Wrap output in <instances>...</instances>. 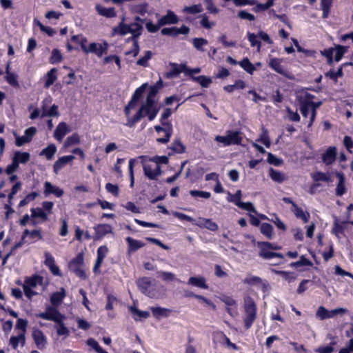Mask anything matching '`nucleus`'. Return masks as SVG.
Wrapping results in <instances>:
<instances>
[{
  "label": "nucleus",
  "mask_w": 353,
  "mask_h": 353,
  "mask_svg": "<svg viewBox=\"0 0 353 353\" xmlns=\"http://www.w3.org/2000/svg\"><path fill=\"white\" fill-rule=\"evenodd\" d=\"M96 10L101 16L106 17H114L116 16V12L114 8H106L100 5H97Z\"/></svg>",
  "instance_id": "nucleus-23"
},
{
  "label": "nucleus",
  "mask_w": 353,
  "mask_h": 353,
  "mask_svg": "<svg viewBox=\"0 0 353 353\" xmlns=\"http://www.w3.org/2000/svg\"><path fill=\"white\" fill-rule=\"evenodd\" d=\"M62 57L61 52L57 49H54L52 52V56L50 57V62L52 63L59 62L61 60Z\"/></svg>",
  "instance_id": "nucleus-61"
},
{
  "label": "nucleus",
  "mask_w": 353,
  "mask_h": 353,
  "mask_svg": "<svg viewBox=\"0 0 353 353\" xmlns=\"http://www.w3.org/2000/svg\"><path fill=\"white\" fill-rule=\"evenodd\" d=\"M32 212V218H37L39 217L42 219L43 220L46 221L48 219V215L47 213L44 212V210L41 208H32L31 209Z\"/></svg>",
  "instance_id": "nucleus-40"
},
{
  "label": "nucleus",
  "mask_w": 353,
  "mask_h": 353,
  "mask_svg": "<svg viewBox=\"0 0 353 353\" xmlns=\"http://www.w3.org/2000/svg\"><path fill=\"white\" fill-rule=\"evenodd\" d=\"M136 21H141V23L134 22L130 23V25H125L123 23H120L119 26L114 28V32L118 33L121 35H125L128 33H130L132 35L133 41L137 39L141 34L143 30V21L140 19L139 17L135 18Z\"/></svg>",
  "instance_id": "nucleus-2"
},
{
  "label": "nucleus",
  "mask_w": 353,
  "mask_h": 353,
  "mask_svg": "<svg viewBox=\"0 0 353 353\" xmlns=\"http://www.w3.org/2000/svg\"><path fill=\"white\" fill-rule=\"evenodd\" d=\"M129 310L135 316L134 319L136 321H139L141 319H146L150 316V313L148 312L139 310L133 306H130Z\"/></svg>",
  "instance_id": "nucleus-31"
},
{
  "label": "nucleus",
  "mask_w": 353,
  "mask_h": 353,
  "mask_svg": "<svg viewBox=\"0 0 353 353\" xmlns=\"http://www.w3.org/2000/svg\"><path fill=\"white\" fill-rule=\"evenodd\" d=\"M37 192H32L28 194L23 200L19 202V207H23L27 205L30 201H33L37 196Z\"/></svg>",
  "instance_id": "nucleus-54"
},
{
  "label": "nucleus",
  "mask_w": 353,
  "mask_h": 353,
  "mask_svg": "<svg viewBox=\"0 0 353 353\" xmlns=\"http://www.w3.org/2000/svg\"><path fill=\"white\" fill-rule=\"evenodd\" d=\"M194 224L201 228H205L212 232H215L219 229L218 225L210 219L199 217Z\"/></svg>",
  "instance_id": "nucleus-10"
},
{
  "label": "nucleus",
  "mask_w": 353,
  "mask_h": 353,
  "mask_svg": "<svg viewBox=\"0 0 353 353\" xmlns=\"http://www.w3.org/2000/svg\"><path fill=\"white\" fill-rule=\"evenodd\" d=\"M312 178L315 181H325V182L330 181V177L327 176L325 173L321 172H316L314 173H312Z\"/></svg>",
  "instance_id": "nucleus-42"
},
{
  "label": "nucleus",
  "mask_w": 353,
  "mask_h": 353,
  "mask_svg": "<svg viewBox=\"0 0 353 353\" xmlns=\"http://www.w3.org/2000/svg\"><path fill=\"white\" fill-rule=\"evenodd\" d=\"M244 311L245 316L244 318V324L247 329L250 328L256 317V305L254 301L250 296L244 298Z\"/></svg>",
  "instance_id": "nucleus-3"
},
{
  "label": "nucleus",
  "mask_w": 353,
  "mask_h": 353,
  "mask_svg": "<svg viewBox=\"0 0 353 353\" xmlns=\"http://www.w3.org/2000/svg\"><path fill=\"white\" fill-rule=\"evenodd\" d=\"M105 188L109 192L112 193L113 195L116 196H118L119 192L118 185H113L110 183H108L105 185Z\"/></svg>",
  "instance_id": "nucleus-64"
},
{
  "label": "nucleus",
  "mask_w": 353,
  "mask_h": 353,
  "mask_svg": "<svg viewBox=\"0 0 353 353\" xmlns=\"http://www.w3.org/2000/svg\"><path fill=\"white\" fill-rule=\"evenodd\" d=\"M239 64L248 73L250 74H252L253 72L255 70V67L248 58L243 59L239 62Z\"/></svg>",
  "instance_id": "nucleus-37"
},
{
  "label": "nucleus",
  "mask_w": 353,
  "mask_h": 353,
  "mask_svg": "<svg viewBox=\"0 0 353 353\" xmlns=\"http://www.w3.org/2000/svg\"><path fill=\"white\" fill-rule=\"evenodd\" d=\"M159 274L164 281H174L176 280V275L172 272L163 271L159 272Z\"/></svg>",
  "instance_id": "nucleus-51"
},
{
  "label": "nucleus",
  "mask_w": 353,
  "mask_h": 353,
  "mask_svg": "<svg viewBox=\"0 0 353 353\" xmlns=\"http://www.w3.org/2000/svg\"><path fill=\"white\" fill-rule=\"evenodd\" d=\"M43 283V277L40 276H33L32 277H30L26 279L25 283L23 285H28L29 288H36L38 285H42Z\"/></svg>",
  "instance_id": "nucleus-27"
},
{
  "label": "nucleus",
  "mask_w": 353,
  "mask_h": 353,
  "mask_svg": "<svg viewBox=\"0 0 353 353\" xmlns=\"http://www.w3.org/2000/svg\"><path fill=\"white\" fill-rule=\"evenodd\" d=\"M328 310L325 308L323 306L319 307L316 316L319 317L321 320H324L327 319Z\"/></svg>",
  "instance_id": "nucleus-57"
},
{
  "label": "nucleus",
  "mask_w": 353,
  "mask_h": 353,
  "mask_svg": "<svg viewBox=\"0 0 353 353\" xmlns=\"http://www.w3.org/2000/svg\"><path fill=\"white\" fill-rule=\"evenodd\" d=\"M190 194L192 196H199L204 199H208L210 197V193L209 192H204L200 190H190Z\"/></svg>",
  "instance_id": "nucleus-56"
},
{
  "label": "nucleus",
  "mask_w": 353,
  "mask_h": 353,
  "mask_svg": "<svg viewBox=\"0 0 353 353\" xmlns=\"http://www.w3.org/2000/svg\"><path fill=\"white\" fill-rule=\"evenodd\" d=\"M162 125L163 127L159 126V125H155L154 129L156 132H160L161 131H163L165 133V137L163 138H159L157 139V141L159 143H166L169 141L170 137L172 134V126L170 123L161 121Z\"/></svg>",
  "instance_id": "nucleus-8"
},
{
  "label": "nucleus",
  "mask_w": 353,
  "mask_h": 353,
  "mask_svg": "<svg viewBox=\"0 0 353 353\" xmlns=\"http://www.w3.org/2000/svg\"><path fill=\"white\" fill-rule=\"evenodd\" d=\"M30 155L29 152L16 151L12 159L19 165V163H26L30 160Z\"/></svg>",
  "instance_id": "nucleus-20"
},
{
  "label": "nucleus",
  "mask_w": 353,
  "mask_h": 353,
  "mask_svg": "<svg viewBox=\"0 0 353 353\" xmlns=\"http://www.w3.org/2000/svg\"><path fill=\"white\" fill-rule=\"evenodd\" d=\"M172 69L165 73V77L168 79H171L173 77H176L179 76V74L183 72L182 68L180 67V65H177L176 63L171 64Z\"/></svg>",
  "instance_id": "nucleus-30"
},
{
  "label": "nucleus",
  "mask_w": 353,
  "mask_h": 353,
  "mask_svg": "<svg viewBox=\"0 0 353 353\" xmlns=\"http://www.w3.org/2000/svg\"><path fill=\"white\" fill-rule=\"evenodd\" d=\"M207 10L212 14H216L219 12L218 8L214 5L212 0H204Z\"/></svg>",
  "instance_id": "nucleus-59"
},
{
  "label": "nucleus",
  "mask_w": 353,
  "mask_h": 353,
  "mask_svg": "<svg viewBox=\"0 0 353 353\" xmlns=\"http://www.w3.org/2000/svg\"><path fill=\"white\" fill-rule=\"evenodd\" d=\"M83 253L78 254L74 259H73L69 263V268L71 271L74 272L77 276L81 279H85L86 275L83 269Z\"/></svg>",
  "instance_id": "nucleus-6"
},
{
  "label": "nucleus",
  "mask_w": 353,
  "mask_h": 353,
  "mask_svg": "<svg viewBox=\"0 0 353 353\" xmlns=\"http://www.w3.org/2000/svg\"><path fill=\"white\" fill-rule=\"evenodd\" d=\"M239 131L228 130L225 135H217L215 137V141L223 143L224 145H239L241 143L242 137Z\"/></svg>",
  "instance_id": "nucleus-5"
},
{
  "label": "nucleus",
  "mask_w": 353,
  "mask_h": 353,
  "mask_svg": "<svg viewBox=\"0 0 353 353\" xmlns=\"http://www.w3.org/2000/svg\"><path fill=\"white\" fill-rule=\"evenodd\" d=\"M188 283L189 285H194L202 289L208 288V286L206 284V281L203 276H192L188 279Z\"/></svg>",
  "instance_id": "nucleus-19"
},
{
  "label": "nucleus",
  "mask_w": 353,
  "mask_h": 353,
  "mask_svg": "<svg viewBox=\"0 0 353 353\" xmlns=\"http://www.w3.org/2000/svg\"><path fill=\"white\" fill-rule=\"evenodd\" d=\"M38 317H40L45 320L52 321L55 323H61L65 319V316L61 314L57 309L53 307L49 306L46 308L45 312H41L37 314Z\"/></svg>",
  "instance_id": "nucleus-7"
},
{
  "label": "nucleus",
  "mask_w": 353,
  "mask_h": 353,
  "mask_svg": "<svg viewBox=\"0 0 353 353\" xmlns=\"http://www.w3.org/2000/svg\"><path fill=\"white\" fill-rule=\"evenodd\" d=\"M57 70L55 68H52L47 74H46V81L45 83V88H49L51 85H52L57 79L56 76Z\"/></svg>",
  "instance_id": "nucleus-35"
},
{
  "label": "nucleus",
  "mask_w": 353,
  "mask_h": 353,
  "mask_svg": "<svg viewBox=\"0 0 353 353\" xmlns=\"http://www.w3.org/2000/svg\"><path fill=\"white\" fill-rule=\"evenodd\" d=\"M335 52V54H334V59L336 61H339L341 58L343 57L345 52V49L344 47L341 46H339L336 48V50L334 51Z\"/></svg>",
  "instance_id": "nucleus-62"
},
{
  "label": "nucleus",
  "mask_w": 353,
  "mask_h": 353,
  "mask_svg": "<svg viewBox=\"0 0 353 353\" xmlns=\"http://www.w3.org/2000/svg\"><path fill=\"white\" fill-rule=\"evenodd\" d=\"M336 158V147H329L322 156L323 162L327 165H331Z\"/></svg>",
  "instance_id": "nucleus-12"
},
{
  "label": "nucleus",
  "mask_w": 353,
  "mask_h": 353,
  "mask_svg": "<svg viewBox=\"0 0 353 353\" xmlns=\"http://www.w3.org/2000/svg\"><path fill=\"white\" fill-rule=\"evenodd\" d=\"M270 177L275 182L282 183L286 180L285 174L279 171L270 168L269 170Z\"/></svg>",
  "instance_id": "nucleus-28"
},
{
  "label": "nucleus",
  "mask_w": 353,
  "mask_h": 353,
  "mask_svg": "<svg viewBox=\"0 0 353 353\" xmlns=\"http://www.w3.org/2000/svg\"><path fill=\"white\" fill-rule=\"evenodd\" d=\"M147 86H148L147 83H143L141 86H140L139 88H137L135 90L130 101L137 104V101L141 97V96H142L143 93L144 92Z\"/></svg>",
  "instance_id": "nucleus-36"
},
{
  "label": "nucleus",
  "mask_w": 353,
  "mask_h": 353,
  "mask_svg": "<svg viewBox=\"0 0 353 353\" xmlns=\"http://www.w3.org/2000/svg\"><path fill=\"white\" fill-rule=\"evenodd\" d=\"M178 22L176 15L172 11L169 10L167 14L158 20L159 26L165 24H175Z\"/></svg>",
  "instance_id": "nucleus-14"
},
{
  "label": "nucleus",
  "mask_w": 353,
  "mask_h": 353,
  "mask_svg": "<svg viewBox=\"0 0 353 353\" xmlns=\"http://www.w3.org/2000/svg\"><path fill=\"white\" fill-rule=\"evenodd\" d=\"M143 171L145 175L151 180L155 179L161 173V167L158 164L145 165Z\"/></svg>",
  "instance_id": "nucleus-9"
},
{
  "label": "nucleus",
  "mask_w": 353,
  "mask_h": 353,
  "mask_svg": "<svg viewBox=\"0 0 353 353\" xmlns=\"http://www.w3.org/2000/svg\"><path fill=\"white\" fill-rule=\"evenodd\" d=\"M261 281H262L260 277L256 276H249V277L245 278L243 280V283H247L248 285L259 284V283H261Z\"/></svg>",
  "instance_id": "nucleus-60"
},
{
  "label": "nucleus",
  "mask_w": 353,
  "mask_h": 353,
  "mask_svg": "<svg viewBox=\"0 0 353 353\" xmlns=\"http://www.w3.org/2000/svg\"><path fill=\"white\" fill-rule=\"evenodd\" d=\"M152 53L151 51H146L145 55L137 60V64L141 66H147L148 65V61L150 60L152 57Z\"/></svg>",
  "instance_id": "nucleus-49"
},
{
  "label": "nucleus",
  "mask_w": 353,
  "mask_h": 353,
  "mask_svg": "<svg viewBox=\"0 0 353 353\" xmlns=\"http://www.w3.org/2000/svg\"><path fill=\"white\" fill-rule=\"evenodd\" d=\"M32 337L34 343L39 349H43L45 347L46 339L43 332L40 330H34L32 332Z\"/></svg>",
  "instance_id": "nucleus-13"
},
{
  "label": "nucleus",
  "mask_w": 353,
  "mask_h": 353,
  "mask_svg": "<svg viewBox=\"0 0 353 353\" xmlns=\"http://www.w3.org/2000/svg\"><path fill=\"white\" fill-rule=\"evenodd\" d=\"M292 211L294 213L296 217L301 219L304 223H307L309 221L310 214L308 212H303V210L299 208L296 204H293Z\"/></svg>",
  "instance_id": "nucleus-24"
},
{
  "label": "nucleus",
  "mask_w": 353,
  "mask_h": 353,
  "mask_svg": "<svg viewBox=\"0 0 353 353\" xmlns=\"http://www.w3.org/2000/svg\"><path fill=\"white\" fill-rule=\"evenodd\" d=\"M44 194L48 195L53 194L57 197H61L63 194V191L59 188L53 185L50 182L46 181L44 183Z\"/></svg>",
  "instance_id": "nucleus-16"
},
{
  "label": "nucleus",
  "mask_w": 353,
  "mask_h": 353,
  "mask_svg": "<svg viewBox=\"0 0 353 353\" xmlns=\"http://www.w3.org/2000/svg\"><path fill=\"white\" fill-rule=\"evenodd\" d=\"M172 149L177 153H183L185 148L179 140H176L172 144Z\"/></svg>",
  "instance_id": "nucleus-58"
},
{
  "label": "nucleus",
  "mask_w": 353,
  "mask_h": 353,
  "mask_svg": "<svg viewBox=\"0 0 353 353\" xmlns=\"http://www.w3.org/2000/svg\"><path fill=\"white\" fill-rule=\"evenodd\" d=\"M5 79L7 82L12 86L14 88H19V83L17 81V75L14 73H9L6 74Z\"/></svg>",
  "instance_id": "nucleus-39"
},
{
  "label": "nucleus",
  "mask_w": 353,
  "mask_h": 353,
  "mask_svg": "<svg viewBox=\"0 0 353 353\" xmlns=\"http://www.w3.org/2000/svg\"><path fill=\"white\" fill-rule=\"evenodd\" d=\"M138 283L145 293L151 285V279L148 277H143L139 280Z\"/></svg>",
  "instance_id": "nucleus-43"
},
{
  "label": "nucleus",
  "mask_w": 353,
  "mask_h": 353,
  "mask_svg": "<svg viewBox=\"0 0 353 353\" xmlns=\"http://www.w3.org/2000/svg\"><path fill=\"white\" fill-rule=\"evenodd\" d=\"M238 207L241 209L252 212L254 213H256V210L251 202H241L240 203H239Z\"/></svg>",
  "instance_id": "nucleus-53"
},
{
  "label": "nucleus",
  "mask_w": 353,
  "mask_h": 353,
  "mask_svg": "<svg viewBox=\"0 0 353 353\" xmlns=\"http://www.w3.org/2000/svg\"><path fill=\"white\" fill-rule=\"evenodd\" d=\"M65 296V290L62 288L60 292L53 293L50 296V302L54 306L60 305Z\"/></svg>",
  "instance_id": "nucleus-21"
},
{
  "label": "nucleus",
  "mask_w": 353,
  "mask_h": 353,
  "mask_svg": "<svg viewBox=\"0 0 353 353\" xmlns=\"http://www.w3.org/2000/svg\"><path fill=\"white\" fill-rule=\"evenodd\" d=\"M241 191L237 190L234 194H232L228 193V201L234 203L236 205L238 206L239 203H240L241 199Z\"/></svg>",
  "instance_id": "nucleus-45"
},
{
  "label": "nucleus",
  "mask_w": 353,
  "mask_h": 353,
  "mask_svg": "<svg viewBox=\"0 0 353 353\" xmlns=\"http://www.w3.org/2000/svg\"><path fill=\"white\" fill-rule=\"evenodd\" d=\"M86 343L88 345L92 347L97 353H108L99 346L97 341L94 339H88Z\"/></svg>",
  "instance_id": "nucleus-46"
},
{
  "label": "nucleus",
  "mask_w": 353,
  "mask_h": 353,
  "mask_svg": "<svg viewBox=\"0 0 353 353\" xmlns=\"http://www.w3.org/2000/svg\"><path fill=\"white\" fill-rule=\"evenodd\" d=\"M126 241L128 244V252H133L137 250L138 249L144 246V243L132 239L131 237H127Z\"/></svg>",
  "instance_id": "nucleus-22"
},
{
  "label": "nucleus",
  "mask_w": 353,
  "mask_h": 353,
  "mask_svg": "<svg viewBox=\"0 0 353 353\" xmlns=\"http://www.w3.org/2000/svg\"><path fill=\"white\" fill-rule=\"evenodd\" d=\"M248 40L251 43L252 47L257 46V50L260 51L261 48V42L257 39V37L254 33H248Z\"/></svg>",
  "instance_id": "nucleus-50"
},
{
  "label": "nucleus",
  "mask_w": 353,
  "mask_h": 353,
  "mask_svg": "<svg viewBox=\"0 0 353 353\" xmlns=\"http://www.w3.org/2000/svg\"><path fill=\"white\" fill-rule=\"evenodd\" d=\"M192 79L199 83L203 88H208L212 82L211 78L203 75L192 77Z\"/></svg>",
  "instance_id": "nucleus-32"
},
{
  "label": "nucleus",
  "mask_w": 353,
  "mask_h": 353,
  "mask_svg": "<svg viewBox=\"0 0 353 353\" xmlns=\"http://www.w3.org/2000/svg\"><path fill=\"white\" fill-rule=\"evenodd\" d=\"M96 239H100L108 234H112L113 230L109 224H99L94 227Z\"/></svg>",
  "instance_id": "nucleus-11"
},
{
  "label": "nucleus",
  "mask_w": 353,
  "mask_h": 353,
  "mask_svg": "<svg viewBox=\"0 0 353 353\" xmlns=\"http://www.w3.org/2000/svg\"><path fill=\"white\" fill-rule=\"evenodd\" d=\"M334 49L332 48L325 49L323 51H321V53L323 56L327 58V61L328 64H331L333 61L332 56L334 53Z\"/></svg>",
  "instance_id": "nucleus-55"
},
{
  "label": "nucleus",
  "mask_w": 353,
  "mask_h": 353,
  "mask_svg": "<svg viewBox=\"0 0 353 353\" xmlns=\"http://www.w3.org/2000/svg\"><path fill=\"white\" fill-rule=\"evenodd\" d=\"M332 2V0H321L323 18H326L328 16Z\"/></svg>",
  "instance_id": "nucleus-44"
},
{
  "label": "nucleus",
  "mask_w": 353,
  "mask_h": 353,
  "mask_svg": "<svg viewBox=\"0 0 353 353\" xmlns=\"http://www.w3.org/2000/svg\"><path fill=\"white\" fill-rule=\"evenodd\" d=\"M79 142V137L77 134H74L70 137H68L64 141V147L68 148L72 145L77 144Z\"/></svg>",
  "instance_id": "nucleus-48"
},
{
  "label": "nucleus",
  "mask_w": 353,
  "mask_h": 353,
  "mask_svg": "<svg viewBox=\"0 0 353 353\" xmlns=\"http://www.w3.org/2000/svg\"><path fill=\"white\" fill-rule=\"evenodd\" d=\"M161 108V105L157 101L146 99L134 117L128 119L126 125L130 128L134 126L144 116H147L150 121H152Z\"/></svg>",
  "instance_id": "nucleus-1"
},
{
  "label": "nucleus",
  "mask_w": 353,
  "mask_h": 353,
  "mask_svg": "<svg viewBox=\"0 0 353 353\" xmlns=\"http://www.w3.org/2000/svg\"><path fill=\"white\" fill-rule=\"evenodd\" d=\"M183 11L190 14H197L202 12V6L201 4L192 5L186 6L183 8Z\"/></svg>",
  "instance_id": "nucleus-41"
},
{
  "label": "nucleus",
  "mask_w": 353,
  "mask_h": 353,
  "mask_svg": "<svg viewBox=\"0 0 353 353\" xmlns=\"http://www.w3.org/2000/svg\"><path fill=\"white\" fill-rule=\"evenodd\" d=\"M258 246L260 248L259 255L260 257L263 259H274L277 258L281 260H283L284 259V256L283 254L280 253L273 252L271 251H269L270 250H280L281 247L279 245H276L275 244L269 243V242H258Z\"/></svg>",
  "instance_id": "nucleus-4"
},
{
  "label": "nucleus",
  "mask_w": 353,
  "mask_h": 353,
  "mask_svg": "<svg viewBox=\"0 0 353 353\" xmlns=\"http://www.w3.org/2000/svg\"><path fill=\"white\" fill-rule=\"evenodd\" d=\"M151 311L153 316L157 319H160L161 316L167 317L171 312V310L168 308H163L160 307H152Z\"/></svg>",
  "instance_id": "nucleus-25"
},
{
  "label": "nucleus",
  "mask_w": 353,
  "mask_h": 353,
  "mask_svg": "<svg viewBox=\"0 0 353 353\" xmlns=\"http://www.w3.org/2000/svg\"><path fill=\"white\" fill-rule=\"evenodd\" d=\"M57 152V148L54 144L48 145L46 148L43 149L40 152V156H46L47 159L50 160Z\"/></svg>",
  "instance_id": "nucleus-29"
},
{
  "label": "nucleus",
  "mask_w": 353,
  "mask_h": 353,
  "mask_svg": "<svg viewBox=\"0 0 353 353\" xmlns=\"http://www.w3.org/2000/svg\"><path fill=\"white\" fill-rule=\"evenodd\" d=\"M261 232L265 235L269 239H272L273 236V227L267 223H263L261 225Z\"/></svg>",
  "instance_id": "nucleus-34"
},
{
  "label": "nucleus",
  "mask_w": 353,
  "mask_h": 353,
  "mask_svg": "<svg viewBox=\"0 0 353 353\" xmlns=\"http://www.w3.org/2000/svg\"><path fill=\"white\" fill-rule=\"evenodd\" d=\"M69 132L67 124L65 122L60 123L54 133V137L59 141H61L63 137Z\"/></svg>",
  "instance_id": "nucleus-17"
},
{
  "label": "nucleus",
  "mask_w": 353,
  "mask_h": 353,
  "mask_svg": "<svg viewBox=\"0 0 353 353\" xmlns=\"http://www.w3.org/2000/svg\"><path fill=\"white\" fill-rule=\"evenodd\" d=\"M74 159L72 155L64 156L59 158L53 165L54 172L57 174L59 171L63 168L67 163L71 162Z\"/></svg>",
  "instance_id": "nucleus-15"
},
{
  "label": "nucleus",
  "mask_w": 353,
  "mask_h": 353,
  "mask_svg": "<svg viewBox=\"0 0 353 353\" xmlns=\"http://www.w3.org/2000/svg\"><path fill=\"white\" fill-rule=\"evenodd\" d=\"M282 59L273 58L269 61V65L276 72L284 74L285 71L281 65Z\"/></svg>",
  "instance_id": "nucleus-26"
},
{
  "label": "nucleus",
  "mask_w": 353,
  "mask_h": 353,
  "mask_svg": "<svg viewBox=\"0 0 353 353\" xmlns=\"http://www.w3.org/2000/svg\"><path fill=\"white\" fill-rule=\"evenodd\" d=\"M26 337L25 334L21 333L19 336H12L10 339V343L12 345L14 349H16L18 347L19 343H21L22 345L25 344Z\"/></svg>",
  "instance_id": "nucleus-33"
},
{
  "label": "nucleus",
  "mask_w": 353,
  "mask_h": 353,
  "mask_svg": "<svg viewBox=\"0 0 353 353\" xmlns=\"http://www.w3.org/2000/svg\"><path fill=\"white\" fill-rule=\"evenodd\" d=\"M335 174L339 179V183L336 188V194L337 196H342L346 190L344 174L342 172H336Z\"/></svg>",
  "instance_id": "nucleus-18"
},
{
  "label": "nucleus",
  "mask_w": 353,
  "mask_h": 353,
  "mask_svg": "<svg viewBox=\"0 0 353 353\" xmlns=\"http://www.w3.org/2000/svg\"><path fill=\"white\" fill-rule=\"evenodd\" d=\"M301 265L311 266L312 265V263L306 259L303 255H302L300 257L299 261L291 263V266L294 268H297Z\"/></svg>",
  "instance_id": "nucleus-47"
},
{
  "label": "nucleus",
  "mask_w": 353,
  "mask_h": 353,
  "mask_svg": "<svg viewBox=\"0 0 353 353\" xmlns=\"http://www.w3.org/2000/svg\"><path fill=\"white\" fill-rule=\"evenodd\" d=\"M263 132L260 137V141H261L266 147H270V141L268 137V131L264 128L262 129Z\"/></svg>",
  "instance_id": "nucleus-63"
},
{
  "label": "nucleus",
  "mask_w": 353,
  "mask_h": 353,
  "mask_svg": "<svg viewBox=\"0 0 353 353\" xmlns=\"http://www.w3.org/2000/svg\"><path fill=\"white\" fill-rule=\"evenodd\" d=\"M192 43L196 50L204 51L203 46L208 44V41L203 38H194L192 39Z\"/></svg>",
  "instance_id": "nucleus-38"
},
{
  "label": "nucleus",
  "mask_w": 353,
  "mask_h": 353,
  "mask_svg": "<svg viewBox=\"0 0 353 353\" xmlns=\"http://www.w3.org/2000/svg\"><path fill=\"white\" fill-rule=\"evenodd\" d=\"M58 325L56 326L58 335L68 336L69 334L68 329L64 325L63 321L61 323H57Z\"/></svg>",
  "instance_id": "nucleus-52"
}]
</instances>
